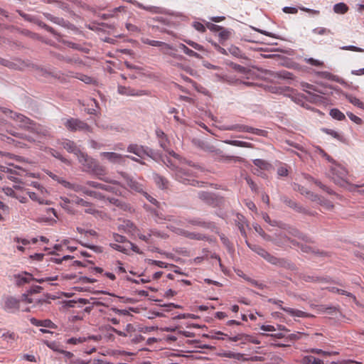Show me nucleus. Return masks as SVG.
I'll return each instance as SVG.
<instances>
[{"label": "nucleus", "mask_w": 364, "mask_h": 364, "mask_svg": "<svg viewBox=\"0 0 364 364\" xmlns=\"http://www.w3.org/2000/svg\"><path fill=\"white\" fill-rule=\"evenodd\" d=\"M185 42L188 45H189L190 46H191L192 48H193L194 49H196L197 50L202 51V50H204L203 47L201 45H200V44H198V43H196V42H194L193 41L186 40Z\"/></svg>", "instance_id": "obj_55"}, {"label": "nucleus", "mask_w": 364, "mask_h": 364, "mask_svg": "<svg viewBox=\"0 0 364 364\" xmlns=\"http://www.w3.org/2000/svg\"><path fill=\"white\" fill-rule=\"evenodd\" d=\"M119 174L125 180L127 186L132 190L138 193H141L143 194L144 192V186L141 183L134 181L133 178H130L126 173L120 172Z\"/></svg>", "instance_id": "obj_15"}, {"label": "nucleus", "mask_w": 364, "mask_h": 364, "mask_svg": "<svg viewBox=\"0 0 364 364\" xmlns=\"http://www.w3.org/2000/svg\"><path fill=\"white\" fill-rule=\"evenodd\" d=\"M269 301L273 303V304H274L278 305L279 307L282 310H283L284 311L287 312V314H289L291 316L300 317V318H305V317H308L309 316V314L307 313L304 312V311H300V310H298V309H292V308L282 306V304L283 303V301H281V300L269 299Z\"/></svg>", "instance_id": "obj_12"}, {"label": "nucleus", "mask_w": 364, "mask_h": 364, "mask_svg": "<svg viewBox=\"0 0 364 364\" xmlns=\"http://www.w3.org/2000/svg\"><path fill=\"white\" fill-rule=\"evenodd\" d=\"M346 98L353 105H355L362 109H364V103L363 102H361L359 99H358L355 97H353L350 95H347Z\"/></svg>", "instance_id": "obj_40"}, {"label": "nucleus", "mask_w": 364, "mask_h": 364, "mask_svg": "<svg viewBox=\"0 0 364 364\" xmlns=\"http://www.w3.org/2000/svg\"><path fill=\"white\" fill-rule=\"evenodd\" d=\"M2 306L6 311L13 313L19 309L20 301L11 296H4Z\"/></svg>", "instance_id": "obj_13"}, {"label": "nucleus", "mask_w": 364, "mask_h": 364, "mask_svg": "<svg viewBox=\"0 0 364 364\" xmlns=\"http://www.w3.org/2000/svg\"><path fill=\"white\" fill-rule=\"evenodd\" d=\"M44 16L48 20L50 21L51 22L55 24L60 25L63 27H65L68 25V23L62 18L54 16L48 13H45Z\"/></svg>", "instance_id": "obj_27"}, {"label": "nucleus", "mask_w": 364, "mask_h": 364, "mask_svg": "<svg viewBox=\"0 0 364 364\" xmlns=\"http://www.w3.org/2000/svg\"><path fill=\"white\" fill-rule=\"evenodd\" d=\"M36 192L38 193V194L41 198L46 199V197L48 196V191L43 186L38 188Z\"/></svg>", "instance_id": "obj_62"}, {"label": "nucleus", "mask_w": 364, "mask_h": 364, "mask_svg": "<svg viewBox=\"0 0 364 364\" xmlns=\"http://www.w3.org/2000/svg\"><path fill=\"white\" fill-rule=\"evenodd\" d=\"M161 50L163 53L169 55L171 56L175 57V54L171 52V50H175L173 47L168 43L164 42V45L161 46Z\"/></svg>", "instance_id": "obj_41"}, {"label": "nucleus", "mask_w": 364, "mask_h": 364, "mask_svg": "<svg viewBox=\"0 0 364 364\" xmlns=\"http://www.w3.org/2000/svg\"><path fill=\"white\" fill-rule=\"evenodd\" d=\"M18 14L26 20L27 21H35L42 28H44L46 31H48V32L51 33L53 35H56V33L55 31V30L46 25V23H44L42 21H36V18L33 17V16H31V15L29 14H25V13H23L21 11H18Z\"/></svg>", "instance_id": "obj_20"}, {"label": "nucleus", "mask_w": 364, "mask_h": 364, "mask_svg": "<svg viewBox=\"0 0 364 364\" xmlns=\"http://www.w3.org/2000/svg\"><path fill=\"white\" fill-rule=\"evenodd\" d=\"M305 61L311 65H314V66H316V67H320V66H322L323 63L318 60H316V59H314V58H305Z\"/></svg>", "instance_id": "obj_52"}, {"label": "nucleus", "mask_w": 364, "mask_h": 364, "mask_svg": "<svg viewBox=\"0 0 364 364\" xmlns=\"http://www.w3.org/2000/svg\"><path fill=\"white\" fill-rule=\"evenodd\" d=\"M348 7L347 6V5L342 2L336 4L333 6V11L336 14H343L346 13L348 11Z\"/></svg>", "instance_id": "obj_36"}, {"label": "nucleus", "mask_w": 364, "mask_h": 364, "mask_svg": "<svg viewBox=\"0 0 364 364\" xmlns=\"http://www.w3.org/2000/svg\"><path fill=\"white\" fill-rule=\"evenodd\" d=\"M309 351L312 353L322 355L323 356H328V355H331V352L325 351V350H323L318 349V348H311V349H310Z\"/></svg>", "instance_id": "obj_59"}, {"label": "nucleus", "mask_w": 364, "mask_h": 364, "mask_svg": "<svg viewBox=\"0 0 364 364\" xmlns=\"http://www.w3.org/2000/svg\"><path fill=\"white\" fill-rule=\"evenodd\" d=\"M15 282L17 286H23L25 284L29 283L34 279V277L27 272H23L18 274H14Z\"/></svg>", "instance_id": "obj_17"}, {"label": "nucleus", "mask_w": 364, "mask_h": 364, "mask_svg": "<svg viewBox=\"0 0 364 364\" xmlns=\"http://www.w3.org/2000/svg\"><path fill=\"white\" fill-rule=\"evenodd\" d=\"M248 132L258 136H265L267 134V132L265 130L253 128L252 127H249Z\"/></svg>", "instance_id": "obj_49"}, {"label": "nucleus", "mask_w": 364, "mask_h": 364, "mask_svg": "<svg viewBox=\"0 0 364 364\" xmlns=\"http://www.w3.org/2000/svg\"><path fill=\"white\" fill-rule=\"evenodd\" d=\"M87 340L85 337H73L66 340V343L70 345H78Z\"/></svg>", "instance_id": "obj_42"}, {"label": "nucleus", "mask_w": 364, "mask_h": 364, "mask_svg": "<svg viewBox=\"0 0 364 364\" xmlns=\"http://www.w3.org/2000/svg\"><path fill=\"white\" fill-rule=\"evenodd\" d=\"M217 335H222L228 338V339L232 342H240V345H245L248 343H252L255 344H259L260 341L253 337L251 335L246 334L244 333H238L235 335L229 336L228 334H224L223 333L218 331L216 333Z\"/></svg>", "instance_id": "obj_5"}, {"label": "nucleus", "mask_w": 364, "mask_h": 364, "mask_svg": "<svg viewBox=\"0 0 364 364\" xmlns=\"http://www.w3.org/2000/svg\"><path fill=\"white\" fill-rule=\"evenodd\" d=\"M113 238H114L115 242H119V243H124V242L128 243V242H129L127 240L126 237H124L123 235H119L117 233H114L113 234Z\"/></svg>", "instance_id": "obj_58"}, {"label": "nucleus", "mask_w": 364, "mask_h": 364, "mask_svg": "<svg viewBox=\"0 0 364 364\" xmlns=\"http://www.w3.org/2000/svg\"><path fill=\"white\" fill-rule=\"evenodd\" d=\"M45 343L49 348L52 349L54 351L62 353L68 357H70L72 355L71 353L61 349L60 345L55 341L49 342V341H45Z\"/></svg>", "instance_id": "obj_25"}, {"label": "nucleus", "mask_w": 364, "mask_h": 364, "mask_svg": "<svg viewBox=\"0 0 364 364\" xmlns=\"http://www.w3.org/2000/svg\"><path fill=\"white\" fill-rule=\"evenodd\" d=\"M127 151L134 154L140 159H144L146 156H151L152 151L146 146L136 144H130L127 149Z\"/></svg>", "instance_id": "obj_10"}, {"label": "nucleus", "mask_w": 364, "mask_h": 364, "mask_svg": "<svg viewBox=\"0 0 364 364\" xmlns=\"http://www.w3.org/2000/svg\"><path fill=\"white\" fill-rule=\"evenodd\" d=\"M50 154L55 158L60 159L61 161L70 164V161L65 159L63 156H62V155L58 151L51 149Z\"/></svg>", "instance_id": "obj_50"}, {"label": "nucleus", "mask_w": 364, "mask_h": 364, "mask_svg": "<svg viewBox=\"0 0 364 364\" xmlns=\"http://www.w3.org/2000/svg\"><path fill=\"white\" fill-rule=\"evenodd\" d=\"M253 228L255 229V230L259 235H261L264 239L267 240H269V236L267 235L264 231L262 230V228H261V226L257 223L254 224L253 225Z\"/></svg>", "instance_id": "obj_46"}, {"label": "nucleus", "mask_w": 364, "mask_h": 364, "mask_svg": "<svg viewBox=\"0 0 364 364\" xmlns=\"http://www.w3.org/2000/svg\"><path fill=\"white\" fill-rule=\"evenodd\" d=\"M65 127L71 132L82 131L85 132H92L91 127L85 122L78 119L70 118L64 122Z\"/></svg>", "instance_id": "obj_7"}, {"label": "nucleus", "mask_w": 364, "mask_h": 364, "mask_svg": "<svg viewBox=\"0 0 364 364\" xmlns=\"http://www.w3.org/2000/svg\"><path fill=\"white\" fill-rule=\"evenodd\" d=\"M131 341L132 343H140V342L144 341V337L140 334H136L134 333L133 336L131 337Z\"/></svg>", "instance_id": "obj_64"}, {"label": "nucleus", "mask_w": 364, "mask_h": 364, "mask_svg": "<svg viewBox=\"0 0 364 364\" xmlns=\"http://www.w3.org/2000/svg\"><path fill=\"white\" fill-rule=\"evenodd\" d=\"M110 329L119 336L129 338L132 337L136 331L135 326L132 323H127L123 331H119L112 327H111Z\"/></svg>", "instance_id": "obj_16"}, {"label": "nucleus", "mask_w": 364, "mask_h": 364, "mask_svg": "<svg viewBox=\"0 0 364 364\" xmlns=\"http://www.w3.org/2000/svg\"><path fill=\"white\" fill-rule=\"evenodd\" d=\"M154 181L159 188L164 189L168 187V181L163 176L154 173Z\"/></svg>", "instance_id": "obj_28"}, {"label": "nucleus", "mask_w": 364, "mask_h": 364, "mask_svg": "<svg viewBox=\"0 0 364 364\" xmlns=\"http://www.w3.org/2000/svg\"><path fill=\"white\" fill-rule=\"evenodd\" d=\"M117 91L120 95L127 96H141L144 95V91L135 90L129 87L118 85Z\"/></svg>", "instance_id": "obj_19"}, {"label": "nucleus", "mask_w": 364, "mask_h": 364, "mask_svg": "<svg viewBox=\"0 0 364 364\" xmlns=\"http://www.w3.org/2000/svg\"><path fill=\"white\" fill-rule=\"evenodd\" d=\"M186 222H187L188 223H189L191 225L200 226V227H202L204 228H212L214 227L213 223H210V222H205V221L201 220L200 218H193V219L186 220H181V219H176L173 224L177 225L178 226H183L185 225Z\"/></svg>", "instance_id": "obj_11"}, {"label": "nucleus", "mask_w": 364, "mask_h": 364, "mask_svg": "<svg viewBox=\"0 0 364 364\" xmlns=\"http://www.w3.org/2000/svg\"><path fill=\"white\" fill-rule=\"evenodd\" d=\"M179 48L188 56L195 57L196 58H201V56L200 54H198L196 52L188 48L186 46H185L183 43L179 44Z\"/></svg>", "instance_id": "obj_38"}, {"label": "nucleus", "mask_w": 364, "mask_h": 364, "mask_svg": "<svg viewBox=\"0 0 364 364\" xmlns=\"http://www.w3.org/2000/svg\"><path fill=\"white\" fill-rule=\"evenodd\" d=\"M164 163L173 171L176 179L179 182L192 186H197L200 183L193 178L195 173L192 171L186 168L178 167L172 159L166 157L164 160Z\"/></svg>", "instance_id": "obj_2"}, {"label": "nucleus", "mask_w": 364, "mask_h": 364, "mask_svg": "<svg viewBox=\"0 0 364 364\" xmlns=\"http://www.w3.org/2000/svg\"><path fill=\"white\" fill-rule=\"evenodd\" d=\"M198 197L201 200H203L207 203L210 202V200L213 199L212 195L210 193L204 192V191L199 192Z\"/></svg>", "instance_id": "obj_48"}, {"label": "nucleus", "mask_w": 364, "mask_h": 364, "mask_svg": "<svg viewBox=\"0 0 364 364\" xmlns=\"http://www.w3.org/2000/svg\"><path fill=\"white\" fill-rule=\"evenodd\" d=\"M6 132L9 134H10L11 135H12V136H15L16 138L25 139H26L28 141H33L31 137L28 136L25 134L21 133V132L16 131V129H14V128H11V127H8L6 128Z\"/></svg>", "instance_id": "obj_29"}, {"label": "nucleus", "mask_w": 364, "mask_h": 364, "mask_svg": "<svg viewBox=\"0 0 364 364\" xmlns=\"http://www.w3.org/2000/svg\"><path fill=\"white\" fill-rule=\"evenodd\" d=\"M220 240L227 247L229 252H232L233 250L232 247L230 245L229 240L224 235H220Z\"/></svg>", "instance_id": "obj_63"}, {"label": "nucleus", "mask_w": 364, "mask_h": 364, "mask_svg": "<svg viewBox=\"0 0 364 364\" xmlns=\"http://www.w3.org/2000/svg\"><path fill=\"white\" fill-rule=\"evenodd\" d=\"M326 289L331 292L338 293V294H342V295H346L347 296L353 298V300H355V296H353L351 293H350L346 290L340 289H338L337 287H327Z\"/></svg>", "instance_id": "obj_39"}, {"label": "nucleus", "mask_w": 364, "mask_h": 364, "mask_svg": "<svg viewBox=\"0 0 364 364\" xmlns=\"http://www.w3.org/2000/svg\"><path fill=\"white\" fill-rule=\"evenodd\" d=\"M312 32L315 34L318 35H324L326 33H331V31L329 29H327L326 28L323 27H318L313 29Z\"/></svg>", "instance_id": "obj_54"}, {"label": "nucleus", "mask_w": 364, "mask_h": 364, "mask_svg": "<svg viewBox=\"0 0 364 364\" xmlns=\"http://www.w3.org/2000/svg\"><path fill=\"white\" fill-rule=\"evenodd\" d=\"M85 184L89 187H92V188H97V189L102 190V188H105V184L100 183H98L97 181H87L85 182Z\"/></svg>", "instance_id": "obj_47"}, {"label": "nucleus", "mask_w": 364, "mask_h": 364, "mask_svg": "<svg viewBox=\"0 0 364 364\" xmlns=\"http://www.w3.org/2000/svg\"><path fill=\"white\" fill-rule=\"evenodd\" d=\"M21 190V187L19 185H15L13 188L6 187L3 188L4 193L6 196L15 198L18 193V191Z\"/></svg>", "instance_id": "obj_32"}, {"label": "nucleus", "mask_w": 364, "mask_h": 364, "mask_svg": "<svg viewBox=\"0 0 364 364\" xmlns=\"http://www.w3.org/2000/svg\"><path fill=\"white\" fill-rule=\"evenodd\" d=\"M100 156L114 164H124L125 156L116 152H101Z\"/></svg>", "instance_id": "obj_14"}, {"label": "nucleus", "mask_w": 364, "mask_h": 364, "mask_svg": "<svg viewBox=\"0 0 364 364\" xmlns=\"http://www.w3.org/2000/svg\"><path fill=\"white\" fill-rule=\"evenodd\" d=\"M220 129L248 132L249 126L244 125V124H232V125H228V126L223 125L220 127Z\"/></svg>", "instance_id": "obj_24"}, {"label": "nucleus", "mask_w": 364, "mask_h": 364, "mask_svg": "<svg viewBox=\"0 0 364 364\" xmlns=\"http://www.w3.org/2000/svg\"><path fill=\"white\" fill-rule=\"evenodd\" d=\"M125 9V7L124 6H119L118 7H116L114 8L112 11H110V14H103V18H106L108 16H115V14L117 12H119V11H124Z\"/></svg>", "instance_id": "obj_53"}, {"label": "nucleus", "mask_w": 364, "mask_h": 364, "mask_svg": "<svg viewBox=\"0 0 364 364\" xmlns=\"http://www.w3.org/2000/svg\"><path fill=\"white\" fill-rule=\"evenodd\" d=\"M141 41L144 44H147V45L151 46H155V47H161V45H164V42H162V41L150 40L149 38H142Z\"/></svg>", "instance_id": "obj_45"}, {"label": "nucleus", "mask_w": 364, "mask_h": 364, "mask_svg": "<svg viewBox=\"0 0 364 364\" xmlns=\"http://www.w3.org/2000/svg\"><path fill=\"white\" fill-rule=\"evenodd\" d=\"M178 226V225L175 224H170L168 228L176 234L183 235L189 239L197 240H203L205 239V236L200 233L191 232Z\"/></svg>", "instance_id": "obj_9"}, {"label": "nucleus", "mask_w": 364, "mask_h": 364, "mask_svg": "<svg viewBox=\"0 0 364 364\" xmlns=\"http://www.w3.org/2000/svg\"><path fill=\"white\" fill-rule=\"evenodd\" d=\"M27 194L28 195L29 198L33 201H37L40 204H48V200L46 199L41 198L36 192L28 191Z\"/></svg>", "instance_id": "obj_34"}, {"label": "nucleus", "mask_w": 364, "mask_h": 364, "mask_svg": "<svg viewBox=\"0 0 364 364\" xmlns=\"http://www.w3.org/2000/svg\"><path fill=\"white\" fill-rule=\"evenodd\" d=\"M125 1L136 6L137 7H139L140 9L146 10V11L154 13V14H161V13L164 12V9L161 7L153 6H145L143 4H141V3H139L135 0H125Z\"/></svg>", "instance_id": "obj_21"}, {"label": "nucleus", "mask_w": 364, "mask_h": 364, "mask_svg": "<svg viewBox=\"0 0 364 364\" xmlns=\"http://www.w3.org/2000/svg\"><path fill=\"white\" fill-rule=\"evenodd\" d=\"M348 172L342 166L334 163L331 167V177L334 183L343 185L346 181Z\"/></svg>", "instance_id": "obj_8"}, {"label": "nucleus", "mask_w": 364, "mask_h": 364, "mask_svg": "<svg viewBox=\"0 0 364 364\" xmlns=\"http://www.w3.org/2000/svg\"><path fill=\"white\" fill-rule=\"evenodd\" d=\"M31 322L32 324L36 326H43L46 328H55V324L48 319L41 321L38 320L36 318H31Z\"/></svg>", "instance_id": "obj_26"}, {"label": "nucleus", "mask_w": 364, "mask_h": 364, "mask_svg": "<svg viewBox=\"0 0 364 364\" xmlns=\"http://www.w3.org/2000/svg\"><path fill=\"white\" fill-rule=\"evenodd\" d=\"M109 245L112 249H114L115 250H117L119 252H121L125 253V254L127 253V248H126L125 247H124L122 245H117L116 243H111Z\"/></svg>", "instance_id": "obj_57"}, {"label": "nucleus", "mask_w": 364, "mask_h": 364, "mask_svg": "<svg viewBox=\"0 0 364 364\" xmlns=\"http://www.w3.org/2000/svg\"><path fill=\"white\" fill-rule=\"evenodd\" d=\"M329 114L332 118L338 121H342L346 119L345 114L336 108L331 109Z\"/></svg>", "instance_id": "obj_35"}, {"label": "nucleus", "mask_w": 364, "mask_h": 364, "mask_svg": "<svg viewBox=\"0 0 364 364\" xmlns=\"http://www.w3.org/2000/svg\"><path fill=\"white\" fill-rule=\"evenodd\" d=\"M0 111L8 118L15 122L17 126L21 129L33 133L47 136L48 132L42 126L37 124L35 122L26 117L21 113L14 112L6 107H0Z\"/></svg>", "instance_id": "obj_1"}, {"label": "nucleus", "mask_w": 364, "mask_h": 364, "mask_svg": "<svg viewBox=\"0 0 364 364\" xmlns=\"http://www.w3.org/2000/svg\"><path fill=\"white\" fill-rule=\"evenodd\" d=\"M281 200L287 205H288L289 207H290L293 209H299V207L298 206V205L296 204V202L293 201L292 200H291L290 198H289L286 196H282L281 198Z\"/></svg>", "instance_id": "obj_44"}, {"label": "nucleus", "mask_w": 364, "mask_h": 364, "mask_svg": "<svg viewBox=\"0 0 364 364\" xmlns=\"http://www.w3.org/2000/svg\"><path fill=\"white\" fill-rule=\"evenodd\" d=\"M61 145L68 152L74 154L82 165H85L84 161L87 160V155L82 152L74 141L69 139H64L61 142Z\"/></svg>", "instance_id": "obj_6"}, {"label": "nucleus", "mask_w": 364, "mask_h": 364, "mask_svg": "<svg viewBox=\"0 0 364 364\" xmlns=\"http://www.w3.org/2000/svg\"><path fill=\"white\" fill-rule=\"evenodd\" d=\"M220 356L223 358H228L237 360H246L247 358H244V355L240 353H236L230 350H224L220 353Z\"/></svg>", "instance_id": "obj_22"}, {"label": "nucleus", "mask_w": 364, "mask_h": 364, "mask_svg": "<svg viewBox=\"0 0 364 364\" xmlns=\"http://www.w3.org/2000/svg\"><path fill=\"white\" fill-rule=\"evenodd\" d=\"M71 202L73 203H75L76 205H80V206H89V202L77 196H73V199L71 200Z\"/></svg>", "instance_id": "obj_43"}, {"label": "nucleus", "mask_w": 364, "mask_h": 364, "mask_svg": "<svg viewBox=\"0 0 364 364\" xmlns=\"http://www.w3.org/2000/svg\"><path fill=\"white\" fill-rule=\"evenodd\" d=\"M301 364H323V361L313 355L304 356L301 360Z\"/></svg>", "instance_id": "obj_30"}, {"label": "nucleus", "mask_w": 364, "mask_h": 364, "mask_svg": "<svg viewBox=\"0 0 364 364\" xmlns=\"http://www.w3.org/2000/svg\"><path fill=\"white\" fill-rule=\"evenodd\" d=\"M341 50H351L355 52H364V49L355 46H344L340 48Z\"/></svg>", "instance_id": "obj_56"}, {"label": "nucleus", "mask_w": 364, "mask_h": 364, "mask_svg": "<svg viewBox=\"0 0 364 364\" xmlns=\"http://www.w3.org/2000/svg\"><path fill=\"white\" fill-rule=\"evenodd\" d=\"M99 311L102 314L104 319L107 321H110L112 317L117 315L115 312V308H109L106 306H102V307L99 309Z\"/></svg>", "instance_id": "obj_23"}, {"label": "nucleus", "mask_w": 364, "mask_h": 364, "mask_svg": "<svg viewBox=\"0 0 364 364\" xmlns=\"http://www.w3.org/2000/svg\"><path fill=\"white\" fill-rule=\"evenodd\" d=\"M63 183L65 188L73 190L75 192L82 193L84 195L90 196L94 198L101 199L102 198V193L90 190L85 183L83 185L76 183H70L68 181H63Z\"/></svg>", "instance_id": "obj_4"}, {"label": "nucleus", "mask_w": 364, "mask_h": 364, "mask_svg": "<svg viewBox=\"0 0 364 364\" xmlns=\"http://www.w3.org/2000/svg\"><path fill=\"white\" fill-rule=\"evenodd\" d=\"M253 164L262 170H268L271 167L267 161L260 159H254Z\"/></svg>", "instance_id": "obj_37"}, {"label": "nucleus", "mask_w": 364, "mask_h": 364, "mask_svg": "<svg viewBox=\"0 0 364 364\" xmlns=\"http://www.w3.org/2000/svg\"><path fill=\"white\" fill-rule=\"evenodd\" d=\"M125 27L129 32L137 33L140 31V29L139 28L138 26L131 23H126Z\"/></svg>", "instance_id": "obj_60"}, {"label": "nucleus", "mask_w": 364, "mask_h": 364, "mask_svg": "<svg viewBox=\"0 0 364 364\" xmlns=\"http://www.w3.org/2000/svg\"><path fill=\"white\" fill-rule=\"evenodd\" d=\"M87 160L84 161L85 165L84 166L87 167L90 169L92 173L95 175V176L105 182L112 183L114 185H119L120 183L115 180H112L109 178L105 177V168L101 166L98 162H97L93 159L87 156Z\"/></svg>", "instance_id": "obj_3"}, {"label": "nucleus", "mask_w": 364, "mask_h": 364, "mask_svg": "<svg viewBox=\"0 0 364 364\" xmlns=\"http://www.w3.org/2000/svg\"><path fill=\"white\" fill-rule=\"evenodd\" d=\"M247 246L254 252H255L257 254L260 255L264 259L268 256V252H267L264 249L262 248L261 247L256 245H251L248 243L247 242Z\"/></svg>", "instance_id": "obj_33"}, {"label": "nucleus", "mask_w": 364, "mask_h": 364, "mask_svg": "<svg viewBox=\"0 0 364 364\" xmlns=\"http://www.w3.org/2000/svg\"><path fill=\"white\" fill-rule=\"evenodd\" d=\"M245 279L249 282L252 285L257 287L258 289H263L264 287H265V285L262 284V283H259L258 281L257 280H255V279H252L250 277H245Z\"/></svg>", "instance_id": "obj_51"}, {"label": "nucleus", "mask_w": 364, "mask_h": 364, "mask_svg": "<svg viewBox=\"0 0 364 364\" xmlns=\"http://www.w3.org/2000/svg\"><path fill=\"white\" fill-rule=\"evenodd\" d=\"M119 228L132 236L136 235V233L139 232V229L130 220L124 221L123 223L119 225Z\"/></svg>", "instance_id": "obj_18"}, {"label": "nucleus", "mask_w": 364, "mask_h": 364, "mask_svg": "<svg viewBox=\"0 0 364 364\" xmlns=\"http://www.w3.org/2000/svg\"><path fill=\"white\" fill-rule=\"evenodd\" d=\"M347 115L350 118V119L351 121H353V122H355V124H362L363 120L360 117H358L356 115L353 114V113L347 112Z\"/></svg>", "instance_id": "obj_61"}, {"label": "nucleus", "mask_w": 364, "mask_h": 364, "mask_svg": "<svg viewBox=\"0 0 364 364\" xmlns=\"http://www.w3.org/2000/svg\"><path fill=\"white\" fill-rule=\"evenodd\" d=\"M224 143L235 146H240V147H246V148H252L253 145L251 143L243 141H239V140H225Z\"/></svg>", "instance_id": "obj_31"}]
</instances>
